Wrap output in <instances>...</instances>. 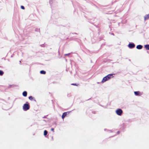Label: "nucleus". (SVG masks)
<instances>
[{"mask_svg":"<svg viewBox=\"0 0 149 149\" xmlns=\"http://www.w3.org/2000/svg\"><path fill=\"white\" fill-rule=\"evenodd\" d=\"M114 74H109L104 77L102 79L101 82L103 83L113 77Z\"/></svg>","mask_w":149,"mask_h":149,"instance_id":"nucleus-1","label":"nucleus"},{"mask_svg":"<svg viewBox=\"0 0 149 149\" xmlns=\"http://www.w3.org/2000/svg\"><path fill=\"white\" fill-rule=\"evenodd\" d=\"M30 108V106L28 102H26L23 106V109L24 111H26L29 110Z\"/></svg>","mask_w":149,"mask_h":149,"instance_id":"nucleus-2","label":"nucleus"},{"mask_svg":"<svg viewBox=\"0 0 149 149\" xmlns=\"http://www.w3.org/2000/svg\"><path fill=\"white\" fill-rule=\"evenodd\" d=\"M116 113L117 115L120 116L122 115L123 111L121 109H118L116 110Z\"/></svg>","mask_w":149,"mask_h":149,"instance_id":"nucleus-3","label":"nucleus"},{"mask_svg":"<svg viewBox=\"0 0 149 149\" xmlns=\"http://www.w3.org/2000/svg\"><path fill=\"white\" fill-rule=\"evenodd\" d=\"M71 112V111H67V112H64L63 113V114L62 116V118L63 119L66 116L67 113H69Z\"/></svg>","mask_w":149,"mask_h":149,"instance_id":"nucleus-4","label":"nucleus"},{"mask_svg":"<svg viewBox=\"0 0 149 149\" xmlns=\"http://www.w3.org/2000/svg\"><path fill=\"white\" fill-rule=\"evenodd\" d=\"M29 99L30 100H33L35 102H36V100L35 99V98H34L32 96H30L29 97Z\"/></svg>","mask_w":149,"mask_h":149,"instance_id":"nucleus-5","label":"nucleus"},{"mask_svg":"<svg viewBox=\"0 0 149 149\" xmlns=\"http://www.w3.org/2000/svg\"><path fill=\"white\" fill-rule=\"evenodd\" d=\"M140 92L139 91H136L134 92V95L136 96H139L140 95Z\"/></svg>","mask_w":149,"mask_h":149,"instance_id":"nucleus-6","label":"nucleus"},{"mask_svg":"<svg viewBox=\"0 0 149 149\" xmlns=\"http://www.w3.org/2000/svg\"><path fill=\"white\" fill-rule=\"evenodd\" d=\"M27 93L26 91H24L22 93V95L24 97H26L27 96Z\"/></svg>","mask_w":149,"mask_h":149,"instance_id":"nucleus-7","label":"nucleus"},{"mask_svg":"<svg viewBox=\"0 0 149 149\" xmlns=\"http://www.w3.org/2000/svg\"><path fill=\"white\" fill-rule=\"evenodd\" d=\"M40 73L41 74H46V72L44 70H42L40 71Z\"/></svg>","mask_w":149,"mask_h":149,"instance_id":"nucleus-8","label":"nucleus"},{"mask_svg":"<svg viewBox=\"0 0 149 149\" xmlns=\"http://www.w3.org/2000/svg\"><path fill=\"white\" fill-rule=\"evenodd\" d=\"M135 45L134 43H130L128 45V47H134Z\"/></svg>","mask_w":149,"mask_h":149,"instance_id":"nucleus-9","label":"nucleus"},{"mask_svg":"<svg viewBox=\"0 0 149 149\" xmlns=\"http://www.w3.org/2000/svg\"><path fill=\"white\" fill-rule=\"evenodd\" d=\"M149 18V14H148V15H146L144 17V19H145V20L148 19Z\"/></svg>","mask_w":149,"mask_h":149,"instance_id":"nucleus-10","label":"nucleus"},{"mask_svg":"<svg viewBox=\"0 0 149 149\" xmlns=\"http://www.w3.org/2000/svg\"><path fill=\"white\" fill-rule=\"evenodd\" d=\"M48 133V132L46 130H44V135L45 136H46Z\"/></svg>","mask_w":149,"mask_h":149,"instance_id":"nucleus-11","label":"nucleus"},{"mask_svg":"<svg viewBox=\"0 0 149 149\" xmlns=\"http://www.w3.org/2000/svg\"><path fill=\"white\" fill-rule=\"evenodd\" d=\"M3 74V72L2 70H0V76H2Z\"/></svg>","mask_w":149,"mask_h":149,"instance_id":"nucleus-12","label":"nucleus"},{"mask_svg":"<svg viewBox=\"0 0 149 149\" xmlns=\"http://www.w3.org/2000/svg\"><path fill=\"white\" fill-rule=\"evenodd\" d=\"M71 85H74V86H77L78 85L76 84L75 83H72L71 84Z\"/></svg>","mask_w":149,"mask_h":149,"instance_id":"nucleus-13","label":"nucleus"},{"mask_svg":"<svg viewBox=\"0 0 149 149\" xmlns=\"http://www.w3.org/2000/svg\"><path fill=\"white\" fill-rule=\"evenodd\" d=\"M71 54V53H69L67 54H66L64 55L65 56H69Z\"/></svg>","mask_w":149,"mask_h":149,"instance_id":"nucleus-14","label":"nucleus"},{"mask_svg":"<svg viewBox=\"0 0 149 149\" xmlns=\"http://www.w3.org/2000/svg\"><path fill=\"white\" fill-rule=\"evenodd\" d=\"M143 47H136V48L139 49H142Z\"/></svg>","mask_w":149,"mask_h":149,"instance_id":"nucleus-15","label":"nucleus"},{"mask_svg":"<svg viewBox=\"0 0 149 149\" xmlns=\"http://www.w3.org/2000/svg\"><path fill=\"white\" fill-rule=\"evenodd\" d=\"M21 8L22 9H24V7L23 6H21Z\"/></svg>","mask_w":149,"mask_h":149,"instance_id":"nucleus-16","label":"nucleus"},{"mask_svg":"<svg viewBox=\"0 0 149 149\" xmlns=\"http://www.w3.org/2000/svg\"><path fill=\"white\" fill-rule=\"evenodd\" d=\"M146 50H149V47H144Z\"/></svg>","mask_w":149,"mask_h":149,"instance_id":"nucleus-17","label":"nucleus"},{"mask_svg":"<svg viewBox=\"0 0 149 149\" xmlns=\"http://www.w3.org/2000/svg\"><path fill=\"white\" fill-rule=\"evenodd\" d=\"M145 47H149V45H144V46Z\"/></svg>","mask_w":149,"mask_h":149,"instance_id":"nucleus-18","label":"nucleus"},{"mask_svg":"<svg viewBox=\"0 0 149 149\" xmlns=\"http://www.w3.org/2000/svg\"><path fill=\"white\" fill-rule=\"evenodd\" d=\"M54 128H52L51 129V131L54 132Z\"/></svg>","mask_w":149,"mask_h":149,"instance_id":"nucleus-19","label":"nucleus"},{"mask_svg":"<svg viewBox=\"0 0 149 149\" xmlns=\"http://www.w3.org/2000/svg\"><path fill=\"white\" fill-rule=\"evenodd\" d=\"M136 47H143L141 45H138L136 46Z\"/></svg>","mask_w":149,"mask_h":149,"instance_id":"nucleus-20","label":"nucleus"},{"mask_svg":"<svg viewBox=\"0 0 149 149\" xmlns=\"http://www.w3.org/2000/svg\"><path fill=\"white\" fill-rule=\"evenodd\" d=\"M92 113H95V111H92Z\"/></svg>","mask_w":149,"mask_h":149,"instance_id":"nucleus-21","label":"nucleus"},{"mask_svg":"<svg viewBox=\"0 0 149 149\" xmlns=\"http://www.w3.org/2000/svg\"><path fill=\"white\" fill-rule=\"evenodd\" d=\"M120 133V131H118L117 132V133L118 134H119Z\"/></svg>","mask_w":149,"mask_h":149,"instance_id":"nucleus-22","label":"nucleus"},{"mask_svg":"<svg viewBox=\"0 0 149 149\" xmlns=\"http://www.w3.org/2000/svg\"><path fill=\"white\" fill-rule=\"evenodd\" d=\"M43 118H46V117L45 116L44 117H43Z\"/></svg>","mask_w":149,"mask_h":149,"instance_id":"nucleus-23","label":"nucleus"},{"mask_svg":"<svg viewBox=\"0 0 149 149\" xmlns=\"http://www.w3.org/2000/svg\"><path fill=\"white\" fill-rule=\"evenodd\" d=\"M130 48V49H132V48H133L134 47H129Z\"/></svg>","mask_w":149,"mask_h":149,"instance_id":"nucleus-24","label":"nucleus"},{"mask_svg":"<svg viewBox=\"0 0 149 149\" xmlns=\"http://www.w3.org/2000/svg\"><path fill=\"white\" fill-rule=\"evenodd\" d=\"M19 63H20H20H21V61H19Z\"/></svg>","mask_w":149,"mask_h":149,"instance_id":"nucleus-25","label":"nucleus"},{"mask_svg":"<svg viewBox=\"0 0 149 149\" xmlns=\"http://www.w3.org/2000/svg\"><path fill=\"white\" fill-rule=\"evenodd\" d=\"M106 130V129H104V130L105 131V130Z\"/></svg>","mask_w":149,"mask_h":149,"instance_id":"nucleus-26","label":"nucleus"}]
</instances>
